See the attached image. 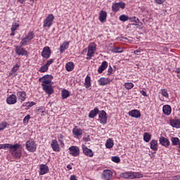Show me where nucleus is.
Listing matches in <instances>:
<instances>
[{
	"instance_id": "obj_1",
	"label": "nucleus",
	"mask_w": 180,
	"mask_h": 180,
	"mask_svg": "<svg viewBox=\"0 0 180 180\" xmlns=\"http://www.w3.org/2000/svg\"><path fill=\"white\" fill-rule=\"evenodd\" d=\"M122 177L125 179H134L136 178H143V174L140 172H125L122 174Z\"/></svg>"
},
{
	"instance_id": "obj_2",
	"label": "nucleus",
	"mask_w": 180,
	"mask_h": 180,
	"mask_svg": "<svg viewBox=\"0 0 180 180\" xmlns=\"http://www.w3.org/2000/svg\"><path fill=\"white\" fill-rule=\"evenodd\" d=\"M25 147L30 153H34L37 150V145L32 139H30L26 142Z\"/></svg>"
},
{
	"instance_id": "obj_3",
	"label": "nucleus",
	"mask_w": 180,
	"mask_h": 180,
	"mask_svg": "<svg viewBox=\"0 0 180 180\" xmlns=\"http://www.w3.org/2000/svg\"><path fill=\"white\" fill-rule=\"evenodd\" d=\"M95 51H96V45L95 44V43H91L88 46L86 60H91V58L94 57V54H95Z\"/></svg>"
},
{
	"instance_id": "obj_4",
	"label": "nucleus",
	"mask_w": 180,
	"mask_h": 180,
	"mask_svg": "<svg viewBox=\"0 0 180 180\" xmlns=\"http://www.w3.org/2000/svg\"><path fill=\"white\" fill-rule=\"evenodd\" d=\"M54 22V15L49 14L44 21V27H51Z\"/></svg>"
},
{
	"instance_id": "obj_5",
	"label": "nucleus",
	"mask_w": 180,
	"mask_h": 180,
	"mask_svg": "<svg viewBox=\"0 0 180 180\" xmlns=\"http://www.w3.org/2000/svg\"><path fill=\"white\" fill-rule=\"evenodd\" d=\"M113 176V172L109 169H105L102 174V179L103 180H109Z\"/></svg>"
},
{
	"instance_id": "obj_6",
	"label": "nucleus",
	"mask_w": 180,
	"mask_h": 180,
	"mask_svg": "<svg viewBox=\"0 0 180 180\" xmlns=\"http://www.w3.org/2000/svg\"><path fill=\"white\" fill-rule=\"evenodd\" d=\"M70 154L73 157H78L79 155V148L78 146H70L69 148Z\"/></svg>"
},
{
	"instance_id": "obj_7",
	"label": "nucleus",
	"mask_w": 180,
	"mask_h": 180,
	"mask_svg": "<svg viewBox=\"0 0 180 180\" xmlns=\"http://www.w3.org/2000/svg\"><path fill=\"white\" fill-rule=\"evenodd\" d=\"M16 102H18V97L15 94H11L6 98V103L8 105H15Z\"/></svg>"
},
{
	"instance_id": "obj_8",
	"label": "nucleus",
	"mask_w": 180,
	"mask_h": 180,
	"mask_svg": "<svg viewBox=\"0 0 180 180\" xmlns=\"http://www.w3.org/2000/svg\"><path fill=\"white\" fill-rule=\"evenodd\" d=\"M22 46H18L15 47V53L18 56H27V51L22 47Z\"/></svg>"
},
{
	"instance_id": "obj_9",
	"label": "nucleus",
	"mask_w": 180,
	"mask_h": 180,
	"mask_svg": "<svg viewBox=\"0 0 180 180\" xmlns=\"http://www.w3.org/2000/svg\"><path fill=\"white\" fill-rule=\"evenodd\" d=\"M98 117L100 118V123L102 124H106V122L108 120V117H106V112L104 110L100 111Z\"/></svg>"
},
{
	"instance_id": "obj_10",
	"label": "nucleus",
	"mask_w": 180,
	"mask_h": 180,
	"mask_svg": "<svg viewBox=\"0 0 180 180\" xmlns=\"http://www.w3.org/2000/svg\"><path fill=\"white\" fill-rule=\"evenodd\" d=\"M51 54V51L50 50V47L45 46L41 52V56L43 58H50Z\"/></svg>"
},
{
	"instance_id": "obj_11",
	"label": "nucleus",
	"mask_w": 180,
	"mask_h": 180,
	"mask_svg": "<svg viewBox=\"0 0 180 180\" xmlns=\"http://www.w3.org/2000/svg\"><path fill=\"white\" fill-rule=\"evenodd\" d=\"M82 147L83 153L84 154V155H86L87 157H90V158L94 157V152L92 151V150L88 148V147H86V146L85 145H82Z\"/></svg>"
},
{
	"instance_id": "obj_12",
	"label": "nucleus",
	"mask_w": 180,
	"mask_h": 180,
	"mask_svg": "<svg viewBox=\"0 0 180 180\" xmlns=\"http://www.w3.org/2000/svg\"><path fill=\"white\" fill-rule=\"evenodd\" d=\"M159 141H160V144H161V146H163V147H169V140H168V139L164 137V136H160L159 138Z\"/></svg>"
},
{
	"instance_id": "obj_13",
	"label": "nucleus",
	"mask_w": 180,
	"mask_h": 180,
	"mask_svg": "<svg viewBox=\"0 0 180 180\" xmlns=\"http://www.w3.org/2000/svg\"><path fill=\"white\" fill-rule=\"evenodd\" d=\"M98 84L103 86L105 85H108L109 84H110V79L109 78H105V77H101L99 79H98Z\"/></svg>"
},
{
	"instance_id": "obj_14",
	"label": "nucleus",
	"mask_w": 180,
	"mask_h": 180,
	"mask_svg": "<svg viewBox=\"0 0 180 180\" xmlns=\"http://www.w3.org/2000/svg\"><path fill=\"white\" fill-rule=\"evenodd\" d=\"M39 175H44L49 172V167L46 165H41L39 166Z\"/></svg>"
},
{
	"instance_id": "obj_15",
	"label": "nucleus",
	"mask_w": 180,
	"mask_h": 180,
	"mask_svg": "<svg viewBox=\"0 0 180 180\" xmlns=\"http://www.w3.org/2000/svg\"><path fill=\"white\" fill-rule=\"evenodd\" d=\"M129 116H131V117H136V119H139L141 116V114L140 113V111L138 110H132L129 112Z\"/></svg>"
},
{
	"instance_id": "obj_16",
	"label": "nucleus",
	"mask_w": 180,
	"mask_h": 180,
	"mask_svg": "<svg viewBox=\"0 0 180 180\" xmlns=\"http://www.w3.org/2000/svg\"><path fill=\"white\" fill-rule=\"evenodd\" d=\"M17 96L21 102H25L26 101V92L25 91H18Z\"/></svg>"
},
{
	"instance_id": "obj_17",
	"label": "nucleus",
	"mask_w": 180,
	"mask_h": 180,
	"mask_svg": "<svg viewBox=\"0 0 180 180\" xmlns=\"http://www.w3.org/2000/svg\"><path fill=\"white\" fill-rule=\"evenodd\" d=\"M51 146L53 151H60V145H58L57 140H52Z\"/></svg>"
},
{
	"instance_id": "obj_18",
	"label": "nucleus",
	"mask_w": 180,
	"mask_h": 180,
	"mask_svg": "<svg viewBox=\"0 0 180 180\" xmlns=\"http://www.w3.org/2000/svg\"><path fill=\"white\" fill-rule=\"evenodd\" d=\"M70 46V42L69 41H64L60 46V53L65 52L67 49Z\"/></svg>"
},
{
	"instance_id": "obj_19",
	"label": "nucleus",
	"mask_w": 180,
	"mask_h": 180,
	"mask_svg": "<svg viewBox=\"0 0 180 180\" xmlns=\"http://www.w3.org/2000/svg\"><path fill=\"white\" fill-rule=\"evenodd\" d=\"M170 124L172 127L180 129V120H170Z\"/></svg>"
},
{
	"instance_id": "obj_20",
	"label": "nucleus",
	"mask_w": 180,
	"mask_h": 180,
	"mask_svg": "<svg viewBox=\"0 0 180 180\" xmlns=\"http://www.w3.org/2000/svg\"><path fill=\"white\" fill-rule=\"evenodd\" d=\"M150 148L153 151L158 150V141L157 140L153 139L150 141Z\"/></svg>"
},
{
	"instance_id": "obj_21",
	"label": "nucleus",
	"mask_w": 180,
	"mask_h": 180,
	"mask_svg": "<svg viewBox=\"0 0 180 180\" xmlns=\"http://www.w3.org/2000/svg\"><path fill=\"white\" fill-rule=\"evenodd\" d=\"M106 68H108V62H106L105 60H104L101 66L98 68V73L99 74H102V72H103V71H105V70H106Z\"/></svg>"
},
{
	"instance_id": "obj_22",
	"label": "nucleus",
	"mask_w": 180,
	"mask_h": 180,
	"mask_svg": "<svg viewBox=\"0 0 180 180\" xmlns=\"http://www.w3.org/2000/svg\"><path fill=\"white\" fill-rule=\"evenodd\" d=\"M72 133L77 137L82 136V129L78 128V127H75L72 129Z\"/></svg>"
},
{
	"instance_id": "obj_23",
	"label": "nucleus",
	"mask_w": 180,
	"mask_h": 180,
	"mask_svg": "<svg viewBox=\"0 0 180 180\" xmlns=\"http://www.w3.org/2000/svg\"><path fill=\"white\" fill-rule=\"evenodd\" d=\"M43 89L44 90L46 94H47L48 95H51L54 92V90L53 89V87L51 86V85L44 86Z\"/></svg>"
},
{
	"instance_id": "obj_24",
	"label": "nucleus",
	"mask_w": 180,
	"mask_h": 180,
	"mask_svg": "<svg viewBox=\"0 0 180 180\" xmlns=\"http://www.w3.org/2000/svg\"><path fill=\"white\" fill-rule=\"evenodd\" d=\"M162 111L163 113L166 115V116H169V115H171V106L169 105H164Z\"/></svg>"
},
{
	"instance_id": "obj_25",
	"label": "nucleus",
	"mask_w": 180,
	"mask_h": 180,
	"mask_svg": "<svg viewBox=\"0 0 180 180\" xmlns=\"http://www.w3.org/2000/svg\"><path fill=\"white\" fill-rule=\"evenodd\" d=\"M99 113V109L98 108H95L94 110H91L89 114V117L90 119H94V117Z\"/></svg>"
},
{
	"instance_id": "obj_26",
	"label": "nucleus",
	"mask_w": 180,
	"mask_h": 180,
	"mask_svg": "<svg viewBox=\"0 0 180 180\" xmlns=\"http://www.w3.org/2000/svg\"><path fill=\"white\" fill-rule=\"evenodd\" d=\"M107 16H108V14L106 13V12L101 11L99 15L100 22H105V20H106Z\"/></svg>"
},
{
	"instance_id": "obj_27",
	"label": "nucleus",
	"mask_w": 180,
	"mask_h": 180,
	"mask_svg": "<svg viewBox=\"0 0 180 180\" xmlns=\"http://www.w3.org/2000/svg\"><path fill=\"white\" fill-rule=\"evenodd\" d=\"M20 145L16 143L15 145H12L9 143L8 148L10 149V151H18V150L20 148Z\"/></svg>"
},
{
	"instance_id": "obj_28",
	"label": "nucleus",
	"mask_w": 180,
	"mask_h": 180,
	"mask_svg": "<svg viewBox=\"0 0 180 180\" xmlns=\"http://www.w3.org/2000/svg\"><path fill=\"white\" fill-rule=\"evenodd\" d=\"M65 68H66V70L68 72L72 71V70H74V63L69 62V63H66Z\"/></svg>"
},
{
	"instance_id": "obj_29",
	"label": "nucleus",
	"mask_w": 180,
	"mask_h": 180,
	"mask_svg": "<svg viewBox=\"0 0 180 180\" xmlns=\"http://www.w3.org/2000/svg\"><path fill=\"white\" fill-rule=\"evenodd\" d=\"M85 88H89L91 86V77L86 76L84 82Z\"/></svg>"
},
{
	"instance_id": "obj_30",
	"label": "nucleus",
	"mask_w": 180,
	"mask_h": 180,
	"mask_svg": "<svg viewBox=\"0 0 180 180\" xmlns=\"http://www.w3.org/2000/svg\"><path fill=\"white\" fill-rule=\"evenodd\" d=\"M172 146H179L180 140L178 137H172L171 139Z\"/></svg>"
},
{
	"instance_id": "obj_31",
	"label": "nucleus",
	"mask_w": 180,
	"mask_h": 180,
	"mask_svg": "<svg viewBox=\"0 0 180 180\" xmlns=\"http://www.w3.org/2000/svg\"><path fill=\"white\" fill-rule=\"evenodd\" d=\"M131 22H132V25H137V23H140V20L136 17L129 18V19Z\"/></svg>"
},
{
	"instance_id": "obj_32",
	"label": "nucleus",
	"mask_w": 180,
	"mask_h": 180,
	"mask_svg": "<svg viewBox=\"0 0 180 180\" xmlns=\"http://www.w3.org/2000/svg\"><path fill=\"white\" fill-rule=\"evenodd\" d=\"M61 95H62L63 99H67V98L70 96V91H68V90L64 89L62 91Z\"/></svg>"
},
{
	"instance_id": "obj_33",
	"label": "nucleus",
	"mask_w": 180,
	"mask_h": 180,
	"mask_svg": "<svg viewBox=\"0 0 180 180\" xmlns=\"http://www.w3.org/2000/svg\"><path fill=\"white\" fill-rule=\"evenodd\" d=\"M105 147L107 148H112L113 147V140L109 139L105 143Z\"/></svg>"
},
{
	"instance_id": "obj_34",
	"label": "nucleus",
	"mask_w": 180,
	"mask_h": 180,
	"mask_svg": "<svg viewBox=\"0 0 180 180\" xmlns=\"http://www.w3.org/2000/svg\"><path fill=\"white\" fill-rule=\"evenodd\" d=\"M143 140L146 143H148V141H150V140H151V135L147 132L145 133L143 135Z\"/></svg>"
},
{
	"instance_id": "obj_35",
	"label": "nucleus",
	"mask_w": 180,
	"mask_h": 180,
	"mask_svg": "<svg viewBox=\"0 0 180 180\" xmlns=\"http://www.w3.org/2000/svg\"><path fill=\"white\" fill-rule=\"evenodd\" d=\"M112 53H123V51H124V50H123V48H120V47H114L112 49Z\"/></svg>"
},
{
	"instance_id": "obj_36",
	"label": "nucleus",
	"mask_w": 180,
	"mask_h": 180,
	"mask_svg": "<svg viewBox=\"0 0 180 180\" xmlns=\"http://www.w3.org/2000/svg\"><path fill=\"white\" fill-rule=\"evenodd\" d=\"M51 79H44V80L42 81L41 86H44L50 85V84H51Z\"/></svg>"
},
{
	"instance_id": "obj_37",
	"label": "nucleus",
	"mask_w": 180,
	"mask_h": 180,
	"mask_svg": "<svg viewBox=\"0 0 180 180\" xmlns=\"http://www.w3.org/2000/svg\"><path fill=\"white\" fill-rule=\"evenodd\" d=\"M29 41H30L29 40V39L26 37L24 39H22L20 43V46H26V44H27V43H29Z\"/></svg>"
},
{
	"instance_id": "obj_38",
	"label": "nucleus",
	"mask_w": 180,
	"mask_h": 180,
	"mask_svg": "<svg viewBox=\"0 0 180 180\" xmlns=\"http://www.w3.org/2000/svg\"><path fill=\"white\" fill-rule=\"evenodd\" d=\"M160 91H161V94H162V96H164L165 98L169 97V94H168V91H167V89H162Z\"/></svg>"
},
{
	"instance_id": "obj_39",
	"label": "nucleus",
	"mask_w": 180,
	"mask_h": 180,
	"mask_svg": "<svg viewBox=\"0 0 180 180\" xmlns=\"http://www.w3.org/2000/svg\"><path fill=\"white\" fill-rule=\"evenodd\" d=\"M119 19L121 20V22H127V20H129V18L126 15H121Z\"/></svg>"
},
{
	"instance_id": "obj_40",
	"label": "nucleus",
	"mask_w": 180,
	"mask_h": 180,
	"mask_svg": "<svg viewBox=\"0 0 180 180\" xmlns=\"http://www.w3.org/2000/svg\"><path fill=\"white\" fill-rule=\"evenodd\" d=\"M124 86L126 88V89L129 90V89H131V88L134 86V84H133V83L131 82H127L124 84Z\"/></svg>"
},
{
	"instance_id": "obj_41",
	"label": "nucleus",
	"mask_w": 180,
	"mask_h": 180,
	"mask_svg": "<svg viewBox=\"0 0 180 180\" xmlns=\"http://www.w3.org/2000/svg\"><path fill=\"white\" fill-rule=\"evenodd\" d=\"M18 70H19V65L15 64V65L13 66V69L11 70V71L10 72V75H12V74H13V73L17 72H18Z\"/></svg>"
},
{
	"instance_id": "obj_42",
	"label": "nucleus",
	"mask_w": 180,
	"mask_h": 180,
	"mask_svg": "<svg viewBox=\"0 0 180 180\" xmlns=\"http://www.w3.org/2000/svg\"><path fill=\"white\" fill-rule=\"evenodd\" d=\"M47 70H49V66L44 65L39 68V72H46V71H47Z\"/></svg>"
},
{
	"instance_id": "obj_43",
	"label": "nucleus",
	"mask_w": 180,
	"mask_h": 180,
	"mask_svg": "<svg viewBox=\"0 0 180 180\" xmlns=\"http://www.w3.org/2000/svg\"><path fill=\"white\" fill-rule=\"evenodd\" d=\"M112 9L113 12H118L119 11L120 8H119V6H118L117 3H115L112 6Z\"/></svg>"
},
{
	"instance_id": "obj_44",
	"label": "nucleus",
	"mask_w": 180,
	"mask_h": 180,
	"mask_svg": "<svg viewBox=\"0 0 180 180\" xmlns=\"http://www.w3.org/2000/svg\"><path fill=\"white\" fill-rule=\"evenodd\" d=\"M9 143L0 144V150H7L9 148Z\"/></svg>"
},
{
	"instance_id": "obj_45",
	"label": "nucleus",
	"mask_w": 180,
	"mask_h": 180,
	"mask_svg": "<svg viewBox=\"0 0 180 180\" xmlns=\"http://www.w3.org/2000/svg\"><path fill=\"white\" fill-rule=\"evenodd\" d=\"M112 161H113V162H116L117 164L120 162V158L117 157V156H112L111 158Z\"/></svg>"
},
{
	"instance_id": "obj_46",
	"label": "nucleus",
	"mask_w": 180,
	"mask_h": 180,
	"mask_svg": "<svg viewBox=\"0 0 180 180\" xmlns=\"http://www.w3.org/2000/svg\"><path fill=\"white\" fill-rule=\"evenodd\" d=\"M29 120H30V115H27L23 119V123L27 124L29 123Z\"/></svg>"
},
{
	"instance_id": "obj_47",
	"label": "nucleus",
	"mask_w": 180,
	"mask_h": 180,
	"mask_svg": "<svg viewBox=\"0 0 180 180\" xmlns=\"http://www.w3.org/2000/svg\"><path fill=\"white\" fill-rule=\"evenodd\" d=\"M117 4L118 5V8L120 9H124V8H126V4H124V2H119L117 3Z\"/></svg>"
},
{
	"instance_id": "obj_48",
	"label": "nucleus",
	"mask_w": 180,
	"mask_h": 180,
	"mask_svg": "<svg viewBox=\"0 0 180 180\" xmlns=\"http://www.w3.org/2000/svg\"><path fill=\"white\" fill-rule=\"evenodd\" d=\"M134 54L136 56H141V54H143V49H139L138 50L134 51Z\"/></svg>"
},
{
	"instance_id": "obj_49",
	"label": "nucleus",
	"mask_w": 180,
	"mask_h": 180,
	"mask_svg": "<svg viewBox=\"0 0 180 180\" xmlns=\"http://www.w3.org/2000/svg\"><path fill=\"white\" fill-rule=\"evenodd\" d=\"M34 102H27L25 104L24 103L22 106H27V108H32V106H34Z\"/></svg>"
},
{
	"instance_id": "obj_50",
	"label": "nucleus",
	"mask_w": 180,
	"mask_h": 180,
	"mask_svg": "<svg viewBox=\"0 0 180 180\" xmlns=\"http://www.w3.org/2000/svg\"><path fill=\"white\" fill-rule=\"evenodd\" d=\"M18 26H19L18 23H17V22L13 23V25L11 27V30L13 32H15L16 30V29H18Z\"/></svg>"
},
{
	"instance_id": "obj_51",
	"label": "nucleus",
	"mask_w": 180,
	"mask_h": 180,
	"mask_svg": "<svg viewBox=\"0 0 180 180\" xmlns=\"http://www.w3.org/2000/svg\"><path fill=\"white\" fill-rule=\"evenodd\" d=\"M27 39H28V40H32V39L34 37V33H33V32H29L28 33V34H27V36L26 37Z\"/></svg>"
},
{
	"instance_id": "obj_52",
	"label": "nucleus",
	"mask_w": 180,
	"mask_h": 180,
	"mask_svg": "<svg viewBox=\"0 0 180 180\" xmlns=\"http://www.w3.org/2000/svg\"><path fill=\"white\" fill-rule=\"evenodd\" d=\"M6 122H2L1 124H0V131H1V130L6 129Z\"/></svg>"
},
{
	"instance_id": "obj_53",
	"label": "nucleus",
	"mask_w": 180,
	"mask_h": 180,
	"mask_svg": "<svg viewBox=\"0 0 180 180\" xmlns=\"http://www.w3.org/2000/svg\"><path fill=\"white\" fill-rule=\"evenodd\" d=\"M43 78L44 79H53V76L51 75H46Z\"/></svg>"
},
{
	"instance_id": "obj_54",
	"label": "nucleus",
	"mask_w": 180,
	"mask_h": 180,
	"mask_svg": "<svg viewBox=\"0 0 180 180\" xmlns=\"http://www.w3.org/2000/svg\"><path fill=\"white\" fill-rule=\"evenodd\" d=\"M53 63H54V59H50L46 62V65L49 67V65H51Z\"/></svg>"
},
{
	"instance_id": "obj_55",
	"label": "nucleus",
	"mask_w": 180,
	"mask_h": 180,
	"mask_svg": "<svg viewBox=\"0 0 180 180\" xmlns=\"http://www.w3.org/2000/svg\"><path fill=\"white\" fill-rule=\"evenodd\" d=\"M112 72H113V68H112V66H109V68H108V75H110L112 74Z\"/></svg>"
},
{
	"instance_id": "obj_56",
	"label": "nucleus",
	"mask_w": 180,
	"mask_h": 180,
	"mask_svg": "<svg viewBox=\"0 0 180 180\" xmlns=\"http://www.w3.org/2000/svg\"><path fill=\"white\" fill-rule=\"evenodd\" d=\"M172 179L173 180H180V176L179 175L174 176H172Z\"/></svg>"
},
{
	"instance_id": "obj_57",
	"label": "nucleus",
	"mask_w": 180,
	"mask_h": 180,
	"mask_svg": "<svg viewBox=\"0 0 180 180\" xmlns=\"http://www.w3.org/2000/svg\"><path fill=\"white\" fill-rule=\"evenodd\" d=\"M141 94L143 96H147V93L144 90L141 91Z\"/></svg>"
},
{
	"instance_id": "obj_58",
	"label": "nucleus",
	"mask_w": 180,
	"mask_h": 180,
	"mask_svg": "<svg viewBox=\"0 0 180 180\" xmlns=\"http://www.w3.org/2000/svg\"><path fill=\"white\" fill-rule=\"evenodd\" d=\"M156 4H158L159 5H161L164 2L163 0H155Z\"/></svg>"
},
{
	"instance_id": "obj_59",
	"label": "nucleus",
	"mask_w": 180,
	"mask_h": 180,
	"mask_svg": "<svg viewBox=\"0 0 180 180\" xmlns=\"http://www.w3.org/2000/svg\"><path fill=\"white\" fill-rule=\"evenodd\" d=\"M70 180H78V179H77V177L75 176V175H72L70 176Z\"/></svg>"
},
{
	"instance_id": "obj_60",
	"label": "nucleus",
	"mask_w": 180,
	"mask_h": 180,
	"mask_svg": "<svg viewBox=\"0 0 180 180\" xmlns=\"http://www.w3.org/2000/svg\"><path fill=\"white\" fill-rule=\"evenodd\" d=\"M67 168L68 169H72V166H71V165H68Z\"/></svg>"
},
{
	"instance_id": "obj_61",
	"label": "nucleus",
	"mask_w": 180,
	"mask_h": 180,
	"mask_svg": "<svg viewBox=\"0 0 180 180\" xmlns=\"http://www.w3.org/2000/svg\"><path fill=\"white\" fill-rule=\"evenodd\" d=\"M58 141L62 146H64V142H63V139H59Z\"/></svg>"
},
{
	"instance_id": "obj_62",
	"label": "nucleus",
	"mask_w": 180,
	"mask_h": 180,
	"mask_svg": "<svg viewBox=\"0 0 180 180\" xmlns=\"http://www.w3.org/2000/svg\"><path fill=\"white\" fill-rule=\"evenodd\" d=\"M63 139H64V136H63V134H60L59 140H63Z\"/></svg>"
},
{
	"instance_id": "obj_63",
	"label": "nucleus",
	"mask_w": 180,
	"mask_h": 180,
	"mask_svg": "<svg viewBox=\"0 0 180 180\" xmlns=\"http://www.w3.org/2000/svg\"><path fill=\"white\" fill-rule=\"evenodd\" d=\"M10 36H15V31L11 30V33L10 34Z\"/></svg>"
},
{
	"instance_id": "obj_64",
	"label": "nucleus",
	"mask_w": 180,
	"mask_h": 180,
	"mask_svg": "<svg viewBox=\"0 0 180 180\" xmlns=\"http://www.w3.org/2000/svg\"><path fill=\"white\" fill-rule=\"evenodd\" d=\"M176 72L177 74H180V68H179L178 69H176Z\"/></svg>"
}]
</instances>
